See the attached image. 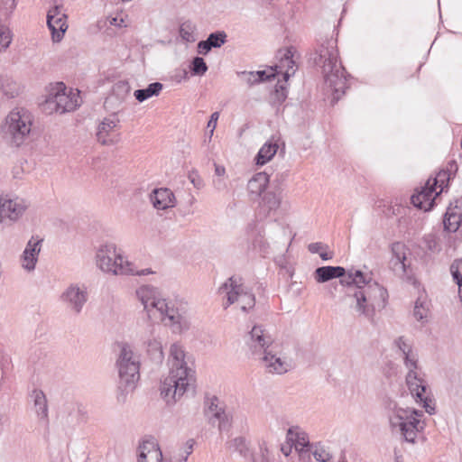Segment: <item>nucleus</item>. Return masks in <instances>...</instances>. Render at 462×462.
Returning <instances> with one entry per match:
<instances>
[{
	"mask_svg": "<svg viewBox=\"0 0 462 462\" xmlns=\"http://www.w3.org/2000/svg\"><path fill=\"white\" fill-rule=\"evenodd\" d=\"M189 180L193 184V186L198 189H200L204 187L203 180L200 178V176L196 171H191L189 173Z\"/></svg>",
	"mask_w": 462,
	"mask_h": 462,
	"instance_id": "obj_52",
	"label": "nucleus"
},
{
	"mask_svg": "<svg viewBox=\"0 0 462 462\" xmlns=\"http://www.w3.org/2000/svg\"><path fill=\"white\" fill-rule=\"evenodd\" d=\"M122 250L118 249L115 244L100 245L96 252V264L103 273L114 275V270L116 268L117 258Z\"/></svg>",
	"mask_w": 462,
	"mask_h": 462,
	"instance_id": "obj_14",
	"label": "nucleus"
},
{
	"mask_svg": "<svg viewBox=\"0 0 462 462\" xmlns=\"http://www.w3.org/2000/svg\"><path fill=\"white\" fill-rule=\"evenodd\" d=\"M218 118H219L218 112H214L210 116V119L207 125L208 128H210L209 138H211L213 135L214 130L217 127V122Z\"/></svg>",
	"mask_w": 462,
	"mask_h": 462,
	"instance_id": "obj_54",
	"label": "nucleus"
},
{
	"mask_svg": "<svg viewBox=\"0 0 462 462\" xmlns=\"http://www.w3.org/2000/svg\"><path fill=\"white\" fill-rule=\"evenodd\" d=\"M226 34L225 32H216L210 33L208 37V43L211 45L212 48H219L226 42Z\"/></svg>",
	"mask_w": 462,
	"mask_h": 462,
	"instance_id": "obj_45",
	"label": "nucleus"
},
{
	"mask_svg": "<svg viewBox=\"0 0 462 462\" xmlns=\"http://www.w3.org/2000/svg\"><path fill=\"white\" fill-rule=\"evenodd\" d=\"M282 205V196L280 193L268 191L261 197L259 208L261 212L265 216L275 213Z\"/></svg>",
	"mask_w": 462,
	"mask_h": 462,
	"instance_id": "obj_28",
	"label": "nucleus"
},
{
	"mask_svg": "<svg viewBox=\"0 0 462 462\" xmlns=\"http://www.w3.org/2000/svg\"><path fill=\"white\" fill-rule=\"evenodd\" d=\"M162 88L163 85L162 83L154 82L149 84L146 88L135 90L134 95L139 102H143L153 96H158Z\"/></svg>",
	"mask_w": 462,
	"mask_h": 462,
	"instance_id": "obj_33",
	"label": "nucleus"
},
{
	"mask_svg": "<svg viewBox=\"0 0 462 462\" xmlns=\"http://www.w3.org/2000/svg\"><path fill=\"white\" fill-rule=\"evenodd\" d=\"M323 247V245L321 243H311L309 245L308 248L309 251L312 254H317L319 252V250Z\"/></svg>",
	"mask_w": 462,
	"mask_h": 462,
	"instance_id": "obj_57",
	"label": "nucleus"
},
{
	"mask_svg": "<svg viewBox=\"0 0 462 462\" xmlns=\"http://www.w3.org/2000/svg\"><path fill=\"white\" fill-rule=\"evenodd\" d=\"M395 346L398 347L402 355L413 349L411 342L404 337H399L395 340Z\"/></svg>",
	"mask_w": 462,
	"mask_h": 462,
	"instance_id": "obj_49",
	"label": "nucleus"
},
{
	"mask_svg": "<svg viewBox=\"0 0 462 462\" xmlns=\"http://www.w3.org/2000/svg\"><path fill=\"white\" fill-rule=\"evenodd\" d=\"M61 302L74 314H79L88 299L84 284L70 283L60 296Z\"/></svg>",
	"mask_w": 462,
	"mask_h": 462,
	"instance_id": "obj_12",
	"label": "nucleus"
},
{
	"mask_svg": "<svg viewBox=\"0 0 462 462\" xmlns=\"http://www.w3.org/2000/svg\"><path fill=\"white\" fill-rule=\"evenodd\" d=\"M147 351L155 359H162L163 356L162 346L157 338L149 339L147 342Z\"/></svg>",
	"mask_w": 462,
	"mask_h": 462,
	"instance_id": "obj_44",
	"label": "nucleus"
},
{
	"mask_svg": "<svg viewBox=\"0 0 462 462\" xmlns=\"http://www.w3.org/2000/svg\"><path fill=\"white\" fill-rule=\"evenodd\" d=\"M269 175L263 171L255 173L248 181L247 190L252 199L262 197L269 184Z\"/></svg>",
	"mask_w": 462,
	"mask_h": 462,
	"instance_id": "obj_26",
	"label": "nucleus"
},
{
	"mask_svg": "<svg viewBox=\"0 0 462 462\" xmlns=\"http://www.w3.org/2000/svg\"><path fill=\"white\" fill-rule=\"evenodd\" d=\"M223 295V307L226 310L231 305L241 311L247 313L255 306L254 294L245 284L242 277L233 275L229 277L218 289Z\"/></svg>",
	"mask_w": 462,
	"mask_h": 462,
	"instance_id": "obj_5",
	"label": "nucleus"
},
{
	"mask_svg": "<svg viewBox=\"0 0 462 462\" xmlns=\"http://www.w3.org/2000/svg\"><path fill=\"white\" fill-rule=\"evenodd\" d=\"M131 87L127 81H118L113 86L112 97H116L119 102H123L129 95Z\"/></svg>",
	"mask_w": 462,
	"mask_h": 462,
	"instance_id": "obj_39",
	"label": "nucleus"
},
{
	"mask_svg": "<svg viewBox=\"0 0 462 462\" xmlns=\"http://www.w3.org/2000/svg\"><path fill=\"white\" fill-rule=\"evenodd\" d=\"M295 442L296 449L300 448V450H302L304 448L310 446L309 437L305 432H296Z\"/></svg>",
	"mask_w": 462,
	"mask_h": 462,
	"instance_id": "obj_48",
	"label": "nucleus"
},
{
	"mask_svg": "<svg viewBox=\"0 0 462 462\" xmlns=\"http://www.w3.org/2000/svg\"><path fill=\"white\" fill-rule=\"evenodd\" d=\"M215 173L217 176L218 177H222L225 175L226 173V169L224 166H221V165H218V164H215Z\"/></svg>",
	"mask_w": 462,
	"mask_h": 462,
	"instance_id": "obj_58",
	"label": "nucleus"
},
{
	"mask_svg": "<svg viewBox=\"0 0 462 462\" xmlns=\"http://www.w3.org/2000/svg\"><path fill=\"white\" fill-rule=\"evenodd\" d=\"M278 150V144L273 142H267L264 143L255 158L257 165H263L267 163L276 154Z\"/></svg>",
	"mask_w": 462,
	"mask_h": 462,
	"instance_id": "obj_32",
	"label": "nucleus"
},
{
	"mask_svg": "<svg viewBox=\"0 0 462 462\" xmlns=\"http://www.w3.org/2000/svg\"><path fill=\"white\" fill-rule=\"evenodd\" d=\"M13 41V32L5 24H0V53L5 51Z\"/></svg>",
	"mask_w": 462,
	"mask_h": 462,
	"instance_id": "obj_40",
	"label": "nucleus"
},
{
	"mask_svg": "<svg viewBox=\"0 0 462 462\" xmlns=\"http://www.w3.org/2000/svg\"><path fill=\"white\" fill-rule=\"evenodd\" d=\"M226 448L229 450L238 452L242 456H246L248 452L246 439L244 437H236L227 441Z\"/></svg>",
	"mask_w": 462,
	"mask_h": 462,
	"instance_id": "obj_38",
	"label": "nucleus"
},
{
	"mask_svg": "<svg viewBox=\"0 0 462 462\" xmlns=\"http://www.w3.org/2000/svg\"><path fill=\"white\" fill-rule=\"evenodd\" d=\"M119 119L116 115L104 118L97 129V141L103 145H112L118 142L117 130L119 128Z\"/></svg>",
	"mask_w": 462,
	"mask_h": 462,
	"instance_id": "obj_16",
	"label": "nucleus"
},
{
	"mask_svg": "<svg viewBox=\"0 0 462 462\" xmlns=\"http://www.w3.org/2000/svg\"><path fill=\"white\" fill-rule=\"evenodd\" d=\"M426 247L431 252H439L440 250L435 236L428 235L424 237Z\"/></svg>",
	"mask_w": 462,
	"mask_h": 462,
	"instance_id": "obj_51",
	"label": "nucleus"
},
{
	"mask_svg": "<svg viewBox=\"0 0 462 462\" xmlns=\"http://www.w3.org/2000/svg\"><path fill=\"white\" fill-rule=\"evenodd\" d=\"M152 273L153 272L150 268L137 269L135 264L124 255L123 252L117 258L116 268L114 270L115 276H144Z\"/></svg>",
	"mask_w": 462,
	"mask_h": 462,
	"instance_id": "obj_23",
	"label": "nucleus"
},
{
	"mask_svg": "<svg viewBox=\"0 0 462 462\" xmlns=\"http://www.w3.org/2000/svg\"><path fill=\"white\" fill-rule=\"evenodd\" d=\"M319 255H320L321 259L325 260V261L331 259V255H329L326 252L325 253H320Z\"/></svg>",
	"mask_w": 462,
	"mask_h": 462,
	"instance_id": "obj_61",
	"label": "nucleus"
},
{
	"mask_svg": "<svg viewBox=\"0 0 462 462\" xmlns=\"http://www.w3.org/2000/svg\"><path fill=\"white\" fill-rule=\"evenodd\" d=\"M450 271L454 280L458 285V295L462 300V259L456 260L450 266Z\"/></svg>",
	"mask_w": 462,
	"mask_h": 462,
	"instance_id": "obj_42",
	"label": "nucleus"
},
{
	"mask_svg": "<svg viewBox=\"0 0 462 462\" xmlns=\"http://www.w3.org/2000/svg\"><path fill=\"white\" fill-rule=\"evenodd\" d=\"M353 299L355 300V305L353 308L359 313V315H363L368 319H373L375 312L372 307V304L367 301L363 293L360 291H355L353 294Z\"/></svg>",
	"mask_w": 462,
	"mask_h": 462,
	"instance_id": "obj_31",
	"label": "nucleus"
},
{
	"mask_svg": "<svg viewBox=\"0 0 462 462\" xmlns=\"http://www.w3.org/2000/svg\"><path fill=\"white\" fill-rule=\"evenodd\" d=\"M79 91L66 92V86L62 82L57 83L50 90L42 109L47 114H64L75 110L79 106Z\"/></svg>",
	"mask_w": 462,
	"mask_h": 462,
	"instance_id": "obj_6",
	"label": "nucleus"
},
{
	"mask_svg": "<svg viewBox=\"0 0 462 462\" xmlns=\"http://www.w3.org/2000/svg\"><path fill=\"white\" fill-rule=\"evenodd\" d=\"M17 5V0H1L0 19L7 20L11 17Z\"/></svg>",
	"mask_w": 462,
	"mask_h": 462,
	"instance_id": "obj_41",
	"label": "nucleus"
},
{
	"mask_svg": "<svg viewBox=\"0 0 462 462\" xmlns=\"http://www.w3.org/2000/svg\"><path fill=\"white\" fill-rule=\"evenodd\" d=\"M429 313L427 301L419 298L415 302L413 315L418 321H423Z\"/></svg>",
	"mask_w": 462,
	"mask_h": 462,
	"instance_id": "obj_43",
	"label": "nucleus"
},
{
	"mask_svg": "<svg viewBox=\"0 0 462 462\" xmlns=\"http://www.w3.org/2000/svg\"><path fill=\"white\" fill-rule=\"evenodd\" d=\"M162 312L158 320L169 326L172 332L180 334L189 328V319L181 302L168 299Z\"/></svg>",
	"mask_w": 462,
	"mask_h": 462,
	"instance_id": "obj_10",
	"label": "nucleus"
},
{
	"mask_svg": "<svg viewBox=\"0 0 462 462\" xmlns=\"http://www.w3.org/2000/svg\"><path fill=\"white\" fill-rule=\"evenodd\" d=\"M405 367L410 370L418 369V356L417 353L411 349V351L402 355Z\"/></svg>",
	"mask_w": 462,
	"mask_h": 462,
	"instance_id": "obj_46",
	"label": "nucleus"
},
{
	"mask_svg": "<svg viewBox=\"0 0 462 462\" xmlns=\"http://www.w3.org/2000/svg\"><path fill=\"white\" fill-rule=\"evenodd\" d=\"M261 360L265 371L272 374H284L291 369V361L276 350V346L265 352Z\"/></svg>",
	"mask_w": 462,
	"mask_h": 462,
	"instance_id": "obj_15",
	"label": "nucleus"
},
{
	"mask_svg": "<svg viewBox=\"0 0 462 462\" xmlns=\"http://www.w3.org/2000/svg\"><path fill=\"white\" fill-rule=\"evenodd\" d=\"M405 381L416 402L422 403L425 411L429 414H433L435 412V407L432 405V400L427 395L428 384L420 369L408 371Z\"/></svg>",
	"mask_w": 462,
	"mask_h": 462,
	"instance_id": "obj_11",
	"label": "nucleus"
},
{
	"mask_svg": "<svg viewBox=\"0 0 462 462\" xmlns=\"http://www.w3.org/2000/svg\"><path fill=\"white\" fill-rule=\"evenodd\" d=\"M393 257L391 259V266L394 273L404 274L406 273V248L402 243H394L392 245Z\"/></svg>",
	"mask_w": 462,
	"mask_h": 462,
	"instance_id": "obj_27",
	"label": "nucleus"
},
{
	"mask_svg": "<svg viewBox=\"0 0 462 462\" xmlns=\"http://www.w3.org/2000/svg\"><path fill=\"white\" fill-rule=\"evenodd\" d=\"M34 406L38 416L45 419L48 414L47 400L42 391L33 392Z\"/></svg>",
	"mask_w": 462,
	"mask_h": 462,
	"instance_id": "obj_36",
	"label": "nucleus"
},
{
	"mask_svg": "<svg viewBox=\"0 0 462 462\" xmlns=\"http://www.w3.org/2000/svg\"><path fill=\"white\" fill-rule=\"evenodd\" d=\"M346 270L341 266H322L319 267L314 272V278L317 282L323 283L334 278L344 277Z\"/></svg>",
	"mask_w": 462,
	"mask_h": 462,
	"instance_id": "obj_29",
	"label": "nucleus"
},
{
	"mask_svg": "<svg viewBox=\"0 0 462 462\" xmlns=\"http://www.w3.org/2000/svg\"><path fill=\"white\" fill-rule=\"evenodd\" d=\"M293 49L288 48L282 51V54L281 56V66L282 68L286 67L287 69L283 74V78L285 80H287L291 74L294 73V66L295 61L293 60Z\"/></svg>",
	"mask_w": 462,
	"mask_h": 462,
	"instance_id": "obj_34",
	"label": "nucleus"
},
{
	"mask_svg": "<svg viewBox=\"0 0 462 462\" xmlns=\"http://www.w3.org/2000/svg\"><path fill=\"white\" fill-rule=\"evenodd\" d=\"M135 297L143 306L148 318L152 320H158L162 315L163 308L166 307L168 299L164 298L157 287L150 284H143L135 290Z\"/></svg>",
	"mask_w": 462,
	"mask_h": 462,
	"instance_id": "obj_7",
	"label": "nucleus"
},
{
	"mask_svg": "<svg viewBox=\"0 0 462 462\" xmlns=\"http://www.w3.org/2000/svg\"><path fill=\"white\" fill-rule=\"evenodd\" d=\"M207 416L212 425H217L220 431L227 430L230 428L231 422L228 414L226 413L223 407L217 404V400H212Z\"/></svg>",
	"mask_w": 462,
	"mask_h": 462,
	"instance_id": "obj_22",
	"label": "nucleus"
},
{
	"mask_svg": "<svg viewBox=\"0 0 462 462\" xmlns=\"http://www.w3.org/2000/svg\"><path fill=\"white\" fill-rule=\"evenodd\" d=\"M315 63L321 69L326 85L333 93V99L338 100L347 88L345 69L338 57L337 41L327 40L317 51Z\"/></svg>",
	"mask_w": 462,
	"mask_h": 462,
	"instance_id": "obj_2",
	"label": "nucleus"
},
{
	"mask_svg": "<svg viewBox=\"0 0 462 462\" xmlns=\"http://www.w3.org/2000/svg\"><path fill=\"white\" fill-rule=\"evenodd\" d=\"M140 357L128 345H122L116 361L119 383L116 400L120 403L126 402L129 393L135 389L140 379Z\"/></svg>",
	"mask_w": 462,
	"mask_h": 462,
	"instance_id": "obj_4",
	"label": "nucleus"
},
{
	"mask_svg": "<svg viewBox=\"0 0 462 462\" xmlns=\"http://www.w3.org/2000/svg\"><path fill=\"white\" fill-rule=\"evenodd\" d=\"M313 457L317 461L327 462L330 459V454L327 452L324 448H316L313 451Z\"/></svg>",
	"mask_w": 462,
	"mask_h": 462,
	"instance_id": "obj_53",
	"label": "nucleus"
},
{
	"mask_svg": "<svg viewBox=\"0 0 462 462\" xmlns=\"http://www.w3.org/2000/svg\"><path fill=\"white\" fill-rule=\"evenodd\" d=\"M198 47L199 51L204 53H207L212 49L211 45L208 43V40L199 42Z\"/></svg>",
	"mask_w": 462,
	"mask_h": 462,
	"instance_id": "obj_56",
	"label": "nucleus"
},
{
	"mask_svg": "<svg viewBox=\"0 0 462 462\" xmlns=\"http://www.w3.org/2000/svg\"><path fill=\"white\" fill-rule=\"evenodd\" d=\"M281 91L276 88V96L278 97L279 101H283L286 98V95L284 93V88L282 87H280Z\"/></svg>",
	"mask_w": 462,
	"mask_h": 462,
	"instance_id": "obj_59",
	"label": "nucleus"
},
{
	"mask_svg": "<svg viewBox=\"0 0 462 462\" xmlns=\"http://www.w3.org/2000/svg\"><path fill=\"white\" fill-rule=\"evenodd\" d=\"M47 24L51 31L53 41L60 42L68 29L66 15L61 14L58 7H55L48 13Z\"/></svg>",
	"mask_w": 462,
	"mask_h": 462,
	"instance_id": "obj_21",
	"label": "nucleus"
},
{
	"mask_svg": "<svg viewBox=\"0 0 462 462\" xmlns=\"http://www.w3.org/2000/svg\"><path fill=\"white\" fill-rule=\"evenodd\" d=\"M150 199L153 207L159 210L173 208L175 205L174 194L167 188L154 189L150 196Z\"/></svg>",
	"mask_w": 462,
	"mask_h": 462,
	"instance_id": "obj_25",
	"label": "nucleus"
},
{
	"mask_svg": "<svg viewBox=\"0 0 462 462\" xmlns=\"http://www.w3.org/2000/svg\"><path fill=\"white\" fill-rule=\"evenodd\" d=\"M238 76L249 86L260 83L255 71H242L238 73Z\"/></svg>",
	"mask_w": 462,
	"mask_h": 462,
	"instance_id": "obj_50",
	"label": "nucleus"
},
{
	"mask_svg": "<svg viewBox=\"0 0 462 462\" xmlns=\"http://www.w3.org/2000/svg\"><path fill=\"white\" fill-rule=\"evenodd\" d=\"M164 462H181L180 459L165 458Z\"/></svg>",
	"mask_w": 462,
	"mask_h": 462,
	"instance_id": "obj_63",
	"label": "nucleus"
},
{
	"mask_svg": "<svg viewBox=\"0 0 462 462\" xmlns=\"http://www.w3.org/2000/svg\"><path fill=\"white\" fill-rule=\"evenodd\" d=\"M215 186L218 189H221L222 188L225 187V183L223 180H216L215 181Z\"/></svg>",
	"mask_w": 462,
	"mask_h": 462,
	"instance_id": "obj_60",
	"label": "nucleus"
},
{
	"mask_svg": "<svg viewBox=\"0 0 462 462\" xmlns=\"http://www.w3.org/2000/svg\"><path fill=\"white\" fill-rule=\"evenodd\" d=\"M196 24L191 21H185L180 26V36L187 42H194L197 40Z\"/></svg>",
	"mask_w": 462,
	"mask_h": 462,
	"instance_id": "obj_35",
	"label": "nucleus"
},
{
	"mask_svg": "<svg viewBox=\"0 0 462 462\" xmlns=\"http://www.w3.org/2000/svg\"><path fill=\"white\" fill-rule=\"evenodd\" d=\"M138 462H164L159 444L154 438L145 439L140 444Z\"/></svg>",
	"mask_w": 462,
	"mask_h": 462,
	"instance_id": "obj_19",
	"label": "nucleus"
},
{
	"mask_svg": "<svg viewBox=\"0 0 462 462\" xmlns=\"http://www.w3.org/2000/svg\"><path fill=\"white\" fill-rule=\"evenodd\" d=\"M42 241L41 239L32 237L23 252L21 263L23 268L28 272H32L35 269L38 256L42 249Z\"/></svg>",
	"mask_w": 462,
	"mask_h": 462,
	"instance_id": "obj_20",
	"label": "nucleus"
},
{
	"mask_svg": "<svg viewBox=\"0 0 462 462\" xmlns=\"http://www.w3.org/2000/svg\"><path fill=\"white\" fill-rule=\"evenodd\" d=\"M30 207L23 198L5 193L0 195V225L12 226L18 222Z\"/></svg>",
	"mask_w": 462,
	"mask_h": 462,
	"instance_id": "obj_9",
	"label": "nucleus"
},
{
	"mask_svg": "<svg viewBox=\"0 0 462 462\" xmlns=\"http://www.w3.org/2000/svg\"><path fill=\"white\" fill-rule=\"evenodd\" d=\"M256 77L259 80V82H263L265 80H268L272 78H274V73L267 74L264 70L255 71Z\"/></svg>",
	"mask_w": 462,
	"mask_h": 462,
	"instance_id": "obj_55",
	"label": "nucleus"
},
{
	"mask_svg": "<svg viewBox=\"0 0 462 462\" xmlns=\"http://www.w3.org/2000/svg\"><path fill=\"white\" fill-rule=\"evenodd\" d=\"M368 282H373L370 276L365 274L361 271H349L347 274L345 273L344 277L340 280V283L346 286L355 285L358 291L363 290L368 286Z\"/></svg>",
	"mask_w": 462,
	"mask_h": 462,
	"instance_id": "obj_30",
	"label": "nucleus"
},
{
	"mask_svg": "<svg viewBox=\"0 0 462 462\" xmlns=\"http://www.w3.org/2000/svg\"><path fill=\"white\" fill-rule=\"evenodd\" d=\"M32 122V116L28 110L17 108L8 114L4 130L16 145H20L31 133Z\"/></svg>",
	"mask_w": 462,
	"mask_h": 462,
	"instance_id": "obj_8",
	"label": "nucleus"
},
{
	"mask_svg": "<svg viewBox=\"0 0 462 462\" xmlns=\"http://www.w3.org/2000/svg\"><path fill=\"white\" fill-rule=\"evenodd\" d=\"M245 343L253 354L261 356L275 346L273 337L262 325L252 328L245 337Z\"/></svg>",
	"mask_w": 462,
	"mask_h": 462,
	"instance_id": "obj_13",
	"label": "nucleus"
},
{
	"mask_svg": "<svg viewBox=\"0 0 462 462\" xmlns=\"http://www.w3.org/2000/svg\"><path fill=\"white\" fill-rule=\"evenodd\" d=\"M444 227L449 232H456L462 224V199H457L448 208L444 218Z\"/></svg>",
	"mask_w": 462,
	"mask_h": 462,
	"instance_id": "obj_24",
	"label": "nucleus"
},
{
	"mask_svg": "<svg viewBox=\"0 0 462 462\" xmlns=\"http://www.w3.org/2000/svg\"><path fill=\"white\" fill-rule=\"evenodd\" d=\"M192 71L197 75H203L208 69L205 60L200 57H196L192 60Z\"/></svg>",
	"mask_w": 462,
	"mask_h": 462,
	"instance_id": "obj_47",
	"label": "nucleus"
},
{
	"mask_svg": "<svg viewBox=\"0 0 462 462\" xmlns=\"http://www.w3.org/2000/svg\"><path fill=\"white\" fill-rule=\"evenodd\" d=\"M437 183L438 179H434L432 183L428 180L426 186L420 192L412 195L411 200L413 206L424 211L430 210L436 197L439 195V192H436L434 189Z\"/></svg>",
	"mask_w": 462,
	"mask_h": 462,
	"instance_id": "obj_17",
	"label": "nucleus"
},
{
	"mask_svg": "<svg viewBox=\"0 0 462 462\" xmlns=\"http://www.w3.org/2000/svg\"><path fill=\"white\" fill-rule=\"evenodd\" d=\"M192 447H193V446H192V444H189V451L187 452V455L183 457V459H182L183 461H186V460H187L188 456L191 453Z\"/></svg>",
	"mask_w": 462,
	"mask_h": 462,
	"instance_id": "obj_62",
	"label": "nucleus"
},
{
	"mask_svg": "<svg viewBox=\"0 0 462 462\" xmlns=\"http://www.w3.org/2000/svg\"><path fill=\"white\" fill-rule=\"evenodd\" d=\"M1 89L3 94L8 98H13L19 94L18 84L9 78H2Z\"/></svg>",
	"mask_w": 462,
	"mask_h": 462,
	"instance_id": "obj_37",
	"label": "nucleus"
},
{
	"mask_svg": "<svg viewBox=\"0 0 462 462\" xmlns=\"http://www.w3.org/2000/svg\"><path fill=\"white\" fill-rule=\"evenodd\" d=\"M360 291L366 298L367 301L372 304L374 312L376 310H381L385 307L388 299V292L378 282H368V286L365 287Z\"/></svg>",
	"mask_w": 462,
	"mask_h": 462,
	"instance_id": "obj_18",
	"label": "nucleus"
},
{
	"mask_svg": "<svg viewBox=\"0 0 462 462\" xmlns=\"http://www.w3.org/2000/svg\"><path fill=\"white\" fill-rule=\"evenodd\" d=\"M169 364L170 372L162 381L160 392L168 404H174L186 393L193 391L195 375L185 361L183 348L178 344L171 345L170 348Z\"/></svg>",
	"mask_w": 462,
	"mask_h": 462,
	"instance_id": "obj_1",
	"label": "nucleus"
},
{
	"mask_svg": "<svg viewBox=\"0 0 462 462\" xmlns=\"http://www.w3.org/2000/svg\"><path fill=\"white\" fill-rule=\"evenodd\" d=\"M423 412L413 408H402L394 404L390 408L388 420L391 431L402 440L415 444L420 433L426 426L421 419Z\"/></svg>",
	"mask_w": 462,
	"mask_h": 462,
	"instance_id": "obj_3",
	"label": "nucleus"
},
{
	"mask_svg": "<svg viewBox=\"0 0 462 462\" xmlns=\"http://www.w3.org/2000/svg\"><path fill=\"white\" fill-rule=\"evenodd\" d=\"M294 433V428H290L287 432V437L292 435Z\"/></svg>",
	"mask_w": 462,
	"mask_h": 462,
	"instance_id": "obj_64",
	"label": "nucleus"
}]
</instances>
